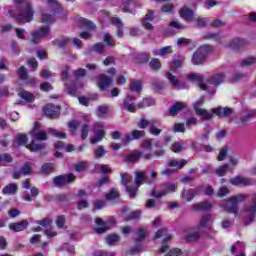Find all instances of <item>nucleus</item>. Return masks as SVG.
<instances>
[{
	"mask_svg": "<svg viewBox=\"0 0 256 256\" xmlns=\"http://www.w3.org/2000/svg\"><path fill=\"white\" fill-rule=\"evenodd\" d=\"M120 177H121V183L124 185V187L129 186V183H133V176H131L127 172L122 173Z\"/></svg>",
	"mask_w": 256,
	"mask_h": 256,
	"instance_id": "48",
	"label": "nucleus"
},
{
	"mask_svg": "<svg viewBox=\"0 0 256 256\" xmlns=\"http://www.w3.org/2000/svg\"><path fill=\"white\" fill-rule=\"evenodd\" d=\"M227 171H229V164H224V165L218 167L215 170V173L218 177H225V175L227 174Z\"/></svg>",
	"mask_w": 256,
	"mask_h": 256,
	"instance_id": "56",
	"label": "nucleus"
},
{
	"mask_svg": "<svg viewBox=\"0 0 256 256\" xmlns=\"http://www.w3.org/2000/svg\"><path fill=\"white\" fill-rule=\"evenodd\" d=\"M184 108H185V103L176 102L174 105H172L169 108V115H171L172 117H175V115H177V113H180V111H183Z\"/></svg>",
	"mask_w": 256,
	"mask_h": 256,
	"instance_id": "34",
	"label": "nucleus"
},
{
	"mask_svg": "<svg viewBox=\"0 0 256 256\" xmlns=\"http://www.w3.org/2000/svg\"><path fill=\"white\" fill-rule=\"evenodd\" d=\"M21 175H31V163L26 162L18 171H15L12 175L13 179H19Z\"/></svg>",
	"mask_w": 256,
	"mask_h": 256,
	"instance_id": "22",
	"label": "nucleus"
},
{
	"mask_svg": "<svg viewBox=\"0 0 256 256\" xmlns=\"http://www.w3.org/2000/svg\"><path fill=\"white\" fill-rule=\"evenodd\" d=\"M135 185L139 188L143 183H147L148 185H151L153 183V180H150L145 172H136L134 177Z\"/></svg>",
	"mask_w": 256,
	"mask_h": 256,
	"instance_id": "21",
	"label": "nucleus"
},
{
	"mask_svg": "<svg viewBox=\"0 0 256 256\" xmlns=\"http://www.w3.org/2000/svg\"><path fill=\"white\" fill-rule=\"evenodd\" d=\"M10 231H13L14 233H19L21 231H25L29 227V221L22 220L20 222H14L9 224Z\"/></svg>",
	"mask_w": 256,
	"mask_h": 256,
	"instance_id": "20",
	"label": "nucleus"
},
{
	"mask_svg": "<svg viewBox=\"0 0 256 256\" xmlns=\"http://www.w3.org/2000/svg\"><path fill=\"white\" fill-rule=\"evenodd\" d=\"M152 89L153 91H161L165 89V82L157 79L152 80Z\"/></svg>",
	"mask_w": 256,
	"mask_h": 256,
	"instance_id": "54",
	"label": "nucleus"
},
{
	"mask_svg": "<svg viewBox=\"0 0 256 256\" xmlns=\"http://www.w3.org/2000/svg\"><path fill=\"white\" fill-rule=\"evenodd\" d=\"M225 79H226L225 73L216 72L208 78L207 83H209V85H214V87H219V85H222V83H225Z\"/></svg>",
	"mask_w": 256,
	"mask_h": 256,
	"instance_id": "16",
	"label": "nucleus"
},
{
	"mask_svg": "<svg viewBox=\"0 0 256 256\" xmlns=\"http://www.w3.org/2000/svg\"><path fill=\"white\" fill-rule=\"evenodd\" d=\"M19 96L21 97V99H24V101H27L28 103H33V101H35V96L32 93L25 90L20 92Z\"/></svg>",
	"mask_w": 256,
	"mask_h": 256,
	"instance_id": "49",
	"label": "nucleus"
},
{
	"mask_svg": "<svg viewBox=\"0 0 256 256\" xmlns=\"http://www.w3.org/2000/svg\"><path fill=\"white\" fill-rule=\"evenodd\" d=\"M211 51H213V48L209 44L200 46L192 55V65H202V63H205L207 61V55Z\"/></svg>",
	"mask_w": 256,
	"mask_h": 256,
	"instance_id": "4",
	"label": "nucleus"
},
{
	"mask_svg": "<svg viewBox=\"0 0 256 256\" xmlns=\"http://www.w3.org/2000/svg\"><path fill=\"white\" fill-rule=\"evenodd\" d=\"M212 113L216 115L217 117H224L225 119L229 118L233 113H235V110L233 108L229 107H217L211 109Z\"/></svg>",
	"mask_w": 256,
	"mask_h": 256,
	"instance_id": "17",
	"label": "nucleus"
},
{
	"mask_svg": "<svg viewBox=\"0 0 256 256\" xmlns=\"http://www.w3.org/2000/svg\"><path fill=\"white\" fill-rule=\"evenodd\" d=\"M41 124L39 122L34 123V128L30 132L31 137L33 138L30 145L27 146V149L30 151H43L45 149L46 144L43 142L37 143V141H47V132L43 130H39Z\"/></svg>",
	"mask_w": 256,
	"mask_h": 256,
	"instance_id": "2",
	"label": "nucleus"
},
{
	"mask_svg": "<svg viewBox=\"0 0 256 256\" xmlns=\"http://www.w3.org/2000/svg\"><path fill=\"white\" fill-rule=\"evenodd\" d=\"M18 189H19V187L17 186V184L10 183L3 188L2 192L4 195H15V193H17Z\"/></svg>",
	"mask_w": 256,
	"mask_h": 256,
	"instance_id": "36",
	"label": "nucleus"
},
{
	"mask_svg": "<svg viewBox=\"0 0 256 256\" xmlns=\"http://www.w3.org/2000/svg\"><path fill=\"white\" fill-rule=\"evenodd\" d=\"M151 105H155V100L151 98H144L137 104V107L138 109H143V107H151Z\"/></svg>",
	"mask_w": 256,
	"mask_h": 256,
	"instance_id": "53",
	"label": "nucleus"
},
{
	"mask_svg": "<svg viewBox=\"0 0 256 256\" xmlns=\"http://www.w3.org/2000/svg\"><path fill=\"white\" fill-rule=\"evenodd\" d=\"M185 165H187V160L182 159L181 161H177V159L173 158L168 162L167 167H175L176 169L174 170L177 171L183 169Z\"/></svg>",
	"mask_w": 256,
	"mask_h": 256,
	"instance_id": "35",
	"label": "nucleus"
},
{
	"mask_svg": "<svg viewBox=\"0 0 256 256\" xmlns=\"http://www.w3.org/2000/svg\"><path fill=\"white\" fill-rule=\"evenodd\" d=\"M149 59H151V55L147 52L137 53L134 55L135 63H139V64L148 63Z\"/></svg>",
	"mask_w": 256,
	"mask_h": 256,
	"instance_id": "30",
	"label": "nucleus"
},
{
	"mask_svg": "<svg viewBox=\"0 0 256 256\" xmlns=\"http://www.w3.org/2000/svg\"><path fill=\"white\" fill-rule=\"evenodd\" d=\"M18 77L19 79H22V81H26V79L29 77V73L27 72V68L25 66H21L18 69Z\"/></svg>",
	"mask_w": 256,
	"mask_h": 256,
	"instance_id": "63",
	"label": "nucleus"
},
{
	"mask_svg": "<svg viewBox=\"0 0 256 256\" xmlns=\"http://www.w3.org/2000/svg\"><path fill=\"white\" fill-rule=\"evenodd\" d=\"M177 191V186L175 183L165 182L161 184V190L157 192V190L153 189L151 192V196L156 199H161L164 195H168V193H175Z\"/></svg>",
	"mask_w": 256,
	"mask_h": 256,
	"instance_id": "6",
	"label": "nucleus"
},
{
	"mask_svg": "<svg viewBox=\"0 0 256 256\" xmlns=\"http://www.w3.org/2000/svg\"><path fill=\"white\" fill-rule=\"evenodd\" d=\"M145 237H147V231L143 228H139L138 231L136 232L135 242L139 243V242L143 241V239H145Z\"/></svg>",
	"mask_w": 256,
	"mask_h": 256,
	"instance_id": "59",
	"label": "nucleus"
},
{
	"mask_svg": "<svg viewBox=\"0 0 256 256\" xmlns=\"http://www.w3.org/2000/svg\"><path fill=\"white\" fill-rule=\"evenodd\" d=\"M141 157L140 150H134L132 153H129L125 156L126 163H137Z\"/></svg>",
	"mask_w": 256,
	"mask_h": 256,
	"instance_id": "31",
	"label": "nucleus"
},
{
	"mask_svg": "<svg viewBox=\"0 0 256 256\" xmlns=\"http://www.w3.org/2000/svg\"><path fill=\"white\" fill-rule=\"evenodd\" d=\"M199 239H201V232L199 231L189 232L184 235L186 243H195V241H199Z\"/></svg>",
	"mask_w": 256,
	"mask_h": 256,
	"instance_id": "29",
	"label": "nucleus"
},
{
	"mask_svg": "<svg viewBox=\"0 0 256 256\" xmlns=\"http://www.w3.org/2000/svg\"><path fill=\"white\" fill-rule=\"evenodd\" d=\"M156 239H161V237H165L162 243V247L159 249L160 253H167L169 251V246L167 245V241H171V235H167V228H161L156 232Z\"/></svg>",
	"mask_w": 256,
	"mask_h": 256,
	"instance_id": "10",
	"label": "nucleus"
},
{
	"mask_svg": "<svg viewBox=\"0 0 256 256\" xmlns=\"http://www.w3.org/2000/svg\"><path fill=\"white\" fill-rule=\"evenodd\" d=\"M16 145H27V135L19 134L15 138Z\"/></svg>",
	"mask_w": 256,
	"mask_h": 256,
	"instance_id": "64",
	"label": "nucleus"
},
{
	"mask_svg": "<svg viewBox=\"0 0 256 256\" xmlns=\"http://www.w3.org/2000/svg\"><path fill=\"white\" fill-rule=\"evenodd\" d=\"M41 23L53 25L55 23V15L42 12Z\"/></svg>",
	"mask_w": 256,
	"mask_h": 256,
	"instance_id": "45",
	"label": "nucleus"
},
{
	"mask_svg": "<svg viewBox=\"0 0 256 256\" xmlns=\"http://www.w3.org/2000/svg\"><path fill=\"white\" fill-rule=\"evenodd\" d=\"M143 90V85L139 80H131L130 91H135L136 93H141Z\"/></svg>",
	"mask_w": 256,
	"mask_h": 256,
	"instance_id": "47",
	"label": "nucleus"
},
{
	"mask_svg": "<svg viewBox=\"0 0 256 256\" xmlns=\"http://www.w3.org/2000/svg\"><path fill=\"white\" fill-rule=\"evenodd\" d=\"M212 208H213V204H211V202L207 200L192 205L193 211H211Z\"/></svg>",
	"mask_w": 256,
	"mask_h": 256,
	"instance_id": "25",
	"label": "nucleus"
},
{
	"mask_svg": "<svg viewBox=\"0 0 256 256\" xmlns=\"http://www.w3.org/2000/svg\"><path fill=\"white\" fill-rule=\"evenodd\" d=\"M95 223H96V225L100 226L98 228H95V231H96V233H98V235H101V234L109 231V224L107 222H104L103 219L96 218Z\"/></svg>",
	"mask_w": 256,
	"mask_h": 256,
	"instance_id": "28",
	"label": "nucleus"
},
{
	"mask_svg": "<svg viewBox=\"0 0 256 256\" xmlns=\"http://www.w3.org/2000/svg\"><path fill=\"white\" fill-rule=\"evenodd\" d=\"M47 133H49L50 135H53L54 137H57L58 139H65V137H67L65 132H61V131H59L57 129H53V128H49Z\"/></svg>",
	"mask_w": 256,
	"mask_h": 256,
	"instance_id": "57",
	"label": "nucleus"
},
{
	"mask_svg": "<svg viewBox=\"0 0 256 256\" xmlns=\"http://www.w3.org/2000/svg\"><path fill=\"white\" fill-rule=\"evenodd\" d=\"M120 237L117 234H110L106 237L107 245H115V243H119Z\"/></svg>",
	"mask_w": 256,
	"mask_h": 256,
	"instance_id": "58",
	"label": "nucleus"
},
{
	"mask_svg": "<svg viewBox=\"0 0 256 256\" xmlns=\"http://www.w3.org/2000/svg\"><path fill=\"white\" fill-rule=\"evenodd\" d=\"M199 193H200L199 188L184 190L182 192V199H185V201H189L190 202L193 199H195V197H197V195H199Z\"/></svg>",
	"mask_w": 256,
	"mask_h": 256,
	"instance_id": "27",
	"label": "nucleus"
},
{
	"mask_svg": "<svg viewBox=\"0 0 256 256\" xmlns=\"http://www.w3.org/2000/svg\"><path fill=\"white\" fill-rule=\"evenodd\" d=\"M186 77L188 81H191L192 83H199L200 89H202L203 91H207L208 86L207 84L203 83V81L205 80V76L199 73H190Z\"/></svg>",
	"mask_w": 256,
	"mask_h": 256,
	"instance_id": "14",
	"label": "nucleus"
},
{
	"mask_svg": "<svg viewBox=\"0 0 256 256\" xmlns=\"http://www.w3.org/2000/svg\"><path fill=\"white\" fill-rule=\"evenodd\" d=\"M143 137V132L139 130H133L131 134H127L126 137L122 140L123 143H129L135 139H141Z\"/></svg>",
	"mask_w": 256,
	"mask_h": 256,
	"instance_id": "33",
	"label": "nucleus"
},
{
	"mask_svg": "<svg viewBox=\"0 0 256 256\" xmlns=\"http://www.w3.org/2000/svg\"><path fill=\"white\" fill-rule=\"evenodd\" d=\"M207 23H209V19L198 17L195 22V27H198V29H204V27H207Z\"/></svg>",
	"mask_w": 256,
	"mask_h": 256,
	"instance_id": "62",
	"label": "nucleus"
},
{
	"mask_svg": "<svg viewBox=\"0 0 256 256\" xmlns=\"http://www.w3.org/2000/svg\"><path fill=\"white\" fill-rule=\"evenodd\" d=\"M198 227H202V229H209L211 231L213 229V216L209 213L202 215Z\"/></svg>",
	"mask_w": 256,
	"mask_h": 256,
	"instance_id": "19",
	"label": "nucleus"
},
{
	"mask_svg": "<svg viewBox=\"0 0 256 256\" xmlns=\"http://www.w3.org/2000/svg\"><path fill=\"white\" fill-rule=\"evenodd\" d=\"M84 121L86 122V124L82 125L81 127V139L83 141H85V139H87V137H89V131H91V126L89 125V120H87V118H84Z\"/></svg>",
	"mask_w": 256,
	"mask_h": 256,
	"instance_id": "42",
	"label": "nucleus"
},
{
	"mask_svg": "<svg viewBox=\"0 0 256 256\" xmlns=\"http://www.w3.org/2000/svg\"><path fill=\"white\" fill-rule=\"evenodd\" d=\"M126 193H128L130 199H135L137 197V191L139 190V187L136 186H125Z\"/></svg>",
	"mask_w": 256,
	"mask_h": 256,
	"instance_id": "52",
	"label": "nucleus"
},
{
	"mask_svg": "<svg viewBox=\"0 0 256 256\" xmlns=\"http://www.w3.org/2000/svg\"><path fill=\"white\" fill-rule=\"evenodd\" d=\"M43 111L50 119H57L61 115V106H55L53 104H47L44 106Z\"/></svg>",
	"mask_w": 256,
	"mask_h": 256,
	"instance_id": "12",
	"label": "nucleus"
},
{
	"mask_svg": "<svg viewBox=\"0 0 256 256\" xmlns=\"http://www.w3.org/2000/svg\"><path fill=\"white\" fill-rule=\"evenodd\" d=\"M153 21H155V12L151 9L148 10V13L142 18V27L147 31H153Z\"/></svg>",
	"mask_w": 256,
	"mask_h": 256,
	"instance_id": "13",
	"label": "nucleus"
},
{
	"mask_svg": "<svg viewBox=\"0 0 256 256\" xmlns=\"http://www.w3.org/2000/svg\"><path fill=\"white\" fill-rule=\"evenodd\" d=\"M30 193L28 191L23 192L24 201H28L29 203H31V201H35V199H37V196L39 195V189H37V187H32L30 190Z\"/></svg>",
	"mask_w": 256,
	"mask_h": 256,
	"instance_id": "26",
	"label": "nucleus"
},
{
	"mask_svg": "<svg viewBox=\"0 0 256 256\" xmlns=\"http://www.w3.org/2000/svg\"><path fill=\"white\" fill-rule=\"evenodd\" d=\"M49 33H51V27L49 26H44L39 28L38 30L31 32V43H33V45H38L39 40L43 39V37H47Z\"/></svg>",
	"mask_w": 256,
	"mask_h": 256,
	"instance_id": "8",
	"label": "nucleus"
},
{
	"mask_svg": "<svg viewBox=\"0 0 256 256\" xmlns=\"http://www.w3.org/2000/svg\"><path fill=\"white\" fill-rule=\"evenodd\" d=\"M133 101H136L135 96L127 95L123 104L121 105V109L123 111H128L129 113H135V111H137V106L133 104Z\"/></svg>",
	"mask_w": 256,
	"mask_h": 256,
	"instance_id": "15",
	"label": "nucleus"
},
{
	"mask_svg": "<svg viewBox=\"0 0 256 256\" xmlns=\"http://www.w3.org/2000/svg\"><path fill=\"white\" fill-rule=\"evenodd\" d=\"M247 45V40L243 38H235L230 42L231 49H241V47H245Z\"/></svg>",
	"mask_w": 256,
	"mask_h": 256,
	"instance_id": "37",
	"label": "nucleus"
},
{
	"mask_svg": "<svg viewBox=\"0 0 256 256\" xmlns=\"http://www.w3.org/2000/svg\"><path fill=\"white\" fill-rule=\"evenodd\" d=\"M37 225H40L41 227H44L45 229H49L53 225V219L46 217L42 220L36 221Z\"/></svg>",
	"mask_w": 256,
	"mask_h": 256,
	"instance_id": "51",
	"label": "nucleus"
},
{
	"mask_svg": "<svg viewBox=\"0 0 256 256\" xmlns=\"http://www.w3.org/2000/svg\"><path fill=\"white\" fill-rule=\"evenodd\" d=\"M137 126L139 129H147V127H149L150 134L155 137L159 136V134L163 132V130L159 129V127H161V122L157 119L147 120L145 118H141Z\"/></svg>",
	"mask_w": 256,
	"mask_h": 256,
	"instance_id": "5",
	"label": "nucleus"
},
{
	"mask_svg": "<svg viewBox=\"0 0 256 256\" xmlns=\"http://www.w3.org/2000/svg\"><path fill=\"white\" fill-rule=\"evenodd\" d=\"M111 85H113V77H109L106 74H100L98 76V87L101 91H105Z\"/></svg>",
	"mask_w": 256,
	"mask_h": 256,
	"instance_id": "18",
	"label": "nucleus"
},
{
	"mask_svg": "<svg viewBox=\"0 0 256 256\" xmlns=\"http://www.w3.org/2000/svg\"><path fill=\"white\" fill-rule=\"evenodd\" d=\"M55 149H65L68 153L75 151V145L73 144H65L63 141H58L54 144Z\"/></svg>",
	"mask_w": 256,
	"mask_h": 256,
	"instance_id": "41",
	"label": "nucleus"
},
{
	"mask_svg": "<svg viewBox=\"0 0 256 256\" xmlns=\"http://www.w3.org/2000/svg\"><path fill=\"white\" fill-rule=\"evenodd\" d=\"M121 197V194L119 193V189L117 188H111L110 191L106 194V200L107 201H117Z\"/></svg>",
	"mask_w": 256,
	"mask_h": 256,
	"instance_id": "39",
	"label": "nucleus"
},
{
	"mask_svg": "<svg viewBox=\"0 0 256 256\" xmlns=\"http://www.w3.org/2000/svg\"><path fill=\"white\" fill-rule=\"evenodd\" d=\"M75 179L76 177L72 173L63 174L53 178V183L56 187H65V185H69V183L75 182Z\"/></svg>",
	"mask_w": 256,
	"mask_h": 256,
	"instance_id": "9",
	"label": "nucleus"
},
{
	"mask_svg": "<svg viewBox=\"0 0 256 256\" xmlns=\"http://www.w3.org/2000/svg\"><path fill=\"white\" fill-rule=\"evenodd\" d=\"M243 247H245V244L241 241H237L234 245L231 247V253H240L239 255L236 256H245V250H243Z\"/></svg>",
	"mask_w": 256,
	"mask_h": 256,
	"instance_id": "38",
	"label": "nucleus"
},
{
	"mask_svg": "<svg viewBox=\"0 0 256 256\" xmlns=\"http://www.w3.org/2000/svg\"><path fill=\"white\" fill-rule=\"evenodd\" d=\"M179 14L181 17L184 18L185 21H188V23H193L195 21V13L193 10L183 7L180 11Z\"/></svg>",
	"mask_w": 256,
	"mask_h": 256,
	"instance_id": "24",
	"label": "nucleus"
},
{
	"mask_svg": "<svg viewBox=\"0 0 256 256\" xmlns=\"http://www.w3.org/2000/svg\"><path fill=\"white\" fill-rule=\"evenodd\" d=\"M16 11L13 9L8 10L10 17H13L19 23H31L35 15V11L31 7L30 0H14Z\"/></svg>",
	"mask_w": 256,
	"mask_h": 256,
	"instance_id": "1",
	"label": "nucleus"
},
{
	"mask_svg": "<svg viewBox=\"0 0 256 256\" xmlns=\"http://www.w3.org/2000/svg\"><path fill=\"white\" fill-rule=\"evenodd\" d=\"M247 197L248 196L246 194L232 196L226 202L222 203L221 207H223L224 211L227 213L237 215V213H239V203H244V201H247Z\"/></svg>",
	"mask_w": 256,
	"mask_h": 256,
	"instance_id": "3",
	"label": "nucleus"
},
{
	"mask_svg": "<svg viewBox=\"0 0 256 256\" xmlns=\"http://www.w3.org/2000/svg\"><path fill=\"white\" fill-rule=\"evenodd\" d=\"M152 53L155 56L159 55L160 57H165L166 55H171V53H173V50H171V46H165L161 49L153 50Z\"/></svg>",
	"mask_w": 256,
	"mask_h": 256,
	"instance_id": "40",
	"label": "nucleus"
},
{
	"mask_svg": "<svg viewBox=\"0 0 256 256\" xmlns=\"http://www.w3.org/2000/svg\"><path fill=\"white\" fill-rule=\"evenodd\" d=\"M78 24L80 25V27H84V29H89L90 31H93V29H95V24H93V22L89 21L86 18H79Z\"/></svg>",
	"mask_w": 256,
	"mask_h": 256,
	"instance_id": "44",
	"label": "nucleus"
},
{
	"mask_svg": "<svg viewBox=\"0 0 256 256\" xmlns=\"http://www.w3.org/2000/svg\"><path fill=\"white\" fill-rule=\"evenodd\" d=\"M166 77L169 80V82L171 83L172 87H179V83H181V80L177 79V77H175V75H173L171 72H167Z\"/></svg>",
	"mask_w": 256,
	"mask_h": 256,
	"instance_id": "55",
	"label": "nucleus"
},
{
	"mask_svg": "<svg viewBox=\"0 0 256 256\" xmlns=\"http://www.w3.org/2000/svg\"><path fill=\"white\" fill-rule=\"evenodd\" d=\"M200 105H203L202 100H199L194 104V111L196 115L201 117L202 121H211V119H213V113H209V111L200 108Z\"/></svg>",
	"mask_w": 256,
	"mask_h": 256,
	"instance_id": "11",
	"label": "nucleus"
},
{
	"mask_svg": "<svg viewBox=\"0 0 256 256\" xmlns=\"http://www.w3.org/2000/svg\"><path fill=\"white\" fill-rule=\"evenodd\" d=\"M230 183L231 185L236 186L243 185V187H249V185H253L251 179L242 176H236L234 178H231Z\"/></svg>",
	"mask_w": 256,
	"mask_h": 256,
	"instance_id": "23",
	"label": "nucleus"
},
{
	"mask_svg": "<svg viewBox=\"0 0 256 256\" xmlns=\"http://www.w3.org/2000/svg\"><path fill=\"white\" fill-rule=\"evenodd\" d=\"M256 64V57L250 56L240 62V67H251Z\"/></svg>",
	"mask_w": 256,
	"mask_h": 256,
	"instance_id": "50",
	"label": "nucleus"
},
{
	"mask_svg": "<svg viewBox=\"0 0 256 256\" xmlns=\"http://www.w3.org/2000/svg\"><path fill=\"white\" fill-rule=\"evenodd\" d=\"M137 0H122V11L124 13H133L132 7H136Z\"/></svg>",
	"mask_w": 256,
	"mask_h": 256,
	"instance_id": "32",
	"label": "nucleus"
},
{
	"mask_svg": "<svg viewBox=\"0 0 256 256\" xmlns=\"http://www.w3.org/2000/svg\"><path fill=\"white\" fill-rule=\"evenodd\" d=\"M244 211L247 213H256V193L252 195L251 202L244 207Z\"/></svg>",
	"mask_w": 256,
	"mask_h": 256,
	"instance_id": "46",
	"label": "nucleus"
},
{
	"mask_svg": "<svg viewBox=\"0 0 256 256\" xmlns=\"http://www.w3.org/2000/svg\"><path fill=\"white\" fill-rule=\"evenodd\" d=\"M107 155V150H105V147L99 146L96 150H94V157L95 159H101L102 157H105Z\"/></svg>",
	"mask_w": 256,
	"mask_h": 256,
	"instance_id": "60",
	"label": "nucleus"
},
{
	"mask_svg": "<svg viewBox=\"0 0 256 256\" xmlns=\"http://www.w3.org/2000/svg\"><path fill=\"white\" fill-rule=\"evenodd\" d=\"M105 129L103 128V124L100 122H96L94 124V137H92L90 139V143H92V145H97V143L103 141V139H105Z\"/></svg>",
	"mask_w": 256,
	"mask_h": 256,
	"instance_id": "7",
	"label": "nucleus"
},
{
	"mask_svg": "<svg viewBox=\"0 0 256 256\" xmlns=\"http://www.w3.org/2000/svg\"><path fill=\"white\" fill-rule=\"evenodd\" d=\"M71 43V39L63 38V39H55L52 41V45L55 47H59V49H65Z\"/></svg>",
	"mask_w": 256,
	"mask_h": 256,
	"instance_id": "43",
	"label": "nucleus"
},
{
	"mask_svg": "<svg viewBox=\"0 0 256 256\" xmlns=\"http://www.w3.org/2000/svg\"><path fill=\"white\" fill-rule=\"evenodd\" d=\"M181 67H183V60H174L170 65V69L173 73H177Z\"/></svg>",
	"mask_w": 256,
	"mask_h": 256,
	"instance_id": "61",
	"label": "nucleus"
}]
</instances>
